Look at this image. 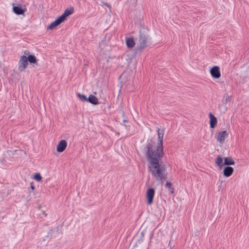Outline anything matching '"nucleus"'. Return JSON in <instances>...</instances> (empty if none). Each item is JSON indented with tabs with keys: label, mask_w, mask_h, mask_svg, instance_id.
Masks as SVG:
<instances>
[{
	"label": "nucleus",
	"mask_w": 249,
	"mask_h": 249,
	"mask_svg": "<svg viewBox=\"0 0 249 249\" xmlns=\"http://www.w3.org/2000/svg\"><path fill=\"white\" fill-rule=\"evenodd\" d=\"M14 12L17 15H22L24 13V10L20 7L14 6L13 8Z\"/></svg>",
	"instance_id": "obj_14"
},
{
	"label": "nucleus",
	"mask_w": 249,
	"mask_h": 249,
	"mask_svg": "<svg viewBox=\"0 0 249 249\" xmlns=\"http://www.w3.org/2000/svg\"><path fill=\"white\" fill-rule=\"evenodd\" d=\"M140 45L141 49H143L146 46V39L145 37H141L140 40Z\"/></svg>",
	"instance_id": "obj_15"
},
{
	"label": "nucleus",
	"mask_w": 249,
	"mask_h": 249,
	"mask_svg": "<svg viewBox=\"0 0 249 249\" xmlns=\"http://www.w3.org/2000/svg\"><path fill=\"white\" fill-rule=\"evenodd\" d=\"M27 57L28 61L30 63H35L36 61V57L35 55H29Z\"/></svg>",
	"instance_id": "obj_16"
},
{
	"label": "nucleus",
	"mask_w": 249,
	"mask_h": 249,
	"mask_svg": "<svg viewBox=\"0 0 249 249\" xmlns=\"http://www.w3.org/2000/svg\"><path fill=\"white\" fill-rule=\"evenodd\" d=\"M41 206H39L37 207V209H38V211H39L38 214L39 215L43 214L44 215V216H46L47 214L45 213V211L44 210H41Z\"/></svg>",
	"instance_id": "obj_20"
},
{
	"label": "nucleus",
	"mask_w": 249,
	"mask_h": 249,
	"mask_svg": "<svg viewBox=\"0 0 249 249\" xmlns=\"http://www.w3.org/2000/svg\"><path fill=\"white\" fill-rule=\"evenodd\" d=\"M67 146V143L66 141L63 140V150L66 148Z\"/></svg>",
	"instance_id": "obj_22"
},
{
	"label": "nucleus",
	"mask_w": 249,
	"mask_h": 249,
	"mask_svg": "<svg viewBox=\"0 0 249 249\" xmlns=\"http://www.w3.org/2000/svg\"><path fill=\"white\" fill-rule=\"evenodd\" d=\"M229 134L227 131H220L218 132L216 136V140L220 144L224 143L226 139L228 137Z\"/></svg>",
	"instance_id": "obj_5"
},
{
	"label": "nucleus",
	"mask_w": 249,
	"mask_h": 249,
	"mask_svg": "<svg viewBox=\"0 0 249 249\" xmlns=\"http://www.w3.org/2000/svg\"><path fill=\"white\" fill-rule=\"evenodd\" d=\"M31 188H32V189H34V187L33 186H31Z\"/></svg>",
	"instance_id": "obj_24"
},
{
	"label": "nucleus",
	"mask_w": 249,
	"mask_h": 249,
	"mask_svg": "<svg viewBox=\"0 0 249 249\" xmlns=\"http://www.w3.org/2000/svg\"><path fill=\"white\" fill-rule=\"evenodd\" d=\"M57 151L58 152H62V140L60 141L57 147Z\"/></svg>",
	"instance_id": "obj_19"
},
{
	"label": "nucleus",
	"mask_w": 249,
	"mask_h": 249,
	"mask_svg": "<svg viewBox=\"0 0 249 249\" xmlns=\"http://www.w3.org/2000/svg\"><path fill=\"white\" fill-rule=\"evenodd\" d=\"M215 163L216 165L220 168H222L225 165H231L235 164V161L231 157L222 158L220 156H217L216 158Z\"/></svg>",
	"instance_id": "obj_3"
},
{
	"label": "nucleus",
	"mask_w": 249,
	"mask_h": 249,
	"mask_svg": "<svg viewBox=\"0 0 249 249\" xmlns=\"http://www.w3.org/2000/svg\"><path fill=\"white\" fill-rule=\"evenodd\" d=\"M163 155L164 154L146 152L148 170L152 177L159 182H162L167 177L165 166L160 162Z\"/></svg>",
	"instance_id": "obj_1"
},
{
	"label": "nucleus",
	"mask_w": 249,
	"mask_h": 249,
	"mask_svg": "<svg viewBox=\"0 0 249 249\" xmlns=\"http://www.w3.org/2000/svg\"><path fill=\"white\" fill-rule=\"evenodd\" d=\"M77 96L79 98V99L83 101H88V98H87L86 96L84 94H81L80 93H77Z\"/></svg>",
	"instance_id": "obj_18"
},
{
	"label": "nucleus",
	"mask_w": 249,
	"mask_h": 249,
	"mask_svg": "<svg viewBox=\"0 0 249 249\" xmlns=\"http://www.w3.org/2000/svg\"><path fill=\"white\" fill-rule=\"evenodd\" d=\"M28 65L27 57L25 55L21 56L18 61V69L20 71H24Z\"/></svg>",
	"instance_id": "obj_6"
},
{
	"label": "nucleus",
	"mask_w": 249,
	"mask_h": 249,
	"mask_svg": "<svg viewBox=\"0 0 249 249\" xmlns=\"http://www.w3.org/2000/svg\"><path fill=\"white\" fill-rule=\"evenodd\" d=\"M34 178L37 181L41 180L42 178L39 174H36L35 175Z\"/></svg>",
	"instance_id": "obj_21"
},
{
	"label": "nucleus",
	"mask_w": 249,
	"mask_h": 249,
	"mask_svg": "<svg viewBox=\"0 0 249 249\" xmlns=\"http://www.w3.org/2000/svg\"><path fill=\"white\" fill-rule=\"evenodd\" d=\"M62 22V15L59 17V18L55 21L51 23L48 27V30H53L55 27Z\"/></svg>",
	"instance_id": "obj_8"
},
{
	"label": "nucleus",
	"mask_w": 249,
	"mask_h": 249,
	"mask_svg": "<svg viewBox=\"0 0 249 249\" xmlns=\"http://www.w3.org/2000/svg\"><path fill=\"white\" fill-rule=\"evenodd\" d=\"M125 41L126 46L128 48H132L134 46L135 44V42L132 38L126 37Z\"/></svg>",
	"instance_id": "obj_12"
},
{
	"label": "nucleus",
	"mask_w": 249,
	"mask_h": 249,
	"mask_svg": "<svg viewBox=\"0 0 249 249\" xmlns=\"http://www.w3.org/2000/svg\"><path fill=\"white\" fill-rule=\"evenodd\" d=\"M210 118V124L211 128H214L217 123V118L212 113L209 114Z\"/></svg>",
	"instance_id": "obj_9"
},
{
	"label": "nucleus",
	"mask_w": 249,
	"mask_h": 249,
	"mask_svg": "<svg viewBox=\"0 0 249 249\" xmlns=\"http://www.w3.org/2000/svg\"><path fill=\"white\" fill-rule=\"evenodd\" d=\"M234 171V169L232 167L227 166L223 170V175L226 177H229L232 175Z\"/></svg>",
	"instance_id": "obj_10"
},
{
	"label": "nucleus",
	"mask_w": 249,
	"mask_h": 249,
	"mask_svg": "<svg viewBox=\"0 0 249 249\" xmlns=\"http://www.w3.org/2000/svg\"><path fill=\"white\" fill-rule=\"evenodd\" d=\"M210 73L212 76L216 79H218L221 76L220 68L218 66H215L210 70Z\"/></svg>",
	"instance_id": "obj_7"
},
{
	"label": "nucleus",
	"mask_w": 249,
	"mask_h": 249,
	"mask_svg": "<svg viewBox=\"0 0 249 249\" xmlns=\"http://www.w3.org/2000/svg\"><path fill=\"white\" fill-rule=\"evenodd\" d=\"M74 12V9L73 7H70L65 10L63 13V20L64 19L69 15L72 14Z\"/></svg>",
	"instance_id": "obj_13"
},
{
	"label": "nucleus",
	"mask_w": 249,
	"mask_h": 249,
	"mask_svg": "<svg viewBox=\"0 0 249 249\" xmlns=\"http://www.w3.org/2000/svg\"><path fill=\"white\" fill-rule=\"evenodd\" d=\"M88 101L93 105H97L98 104V100L97 98L92 94L89 96Z\"/></svg>",
	"instance_id": "obj_11"
},
{
	"label": "nucleus",
	"mask_w": 249,
	"mask_h": 249,
	"mask_svg": "<svg viewBox=\"0 0 249 249\" xmlns=\"http://www.w3.org/2000/svg\"><path fill=\"white\" fill-rule=\"evenodd\" d=\"M48 237H47V239H45V238L43 239V241L45 242L46 241H48Z\"/></svg>",
	"instance_id": "obj_23"
},
{
	"label": "nucleus",
	"mask_w": 249,
	"mask_h": 249,
	"mask_svg": "<svg viewBox=\"0 0 249 249\" xmlns=\"http://www.w3.org/2000/svg\"><path fill=\"white\" fill-rule=\"evenodd\" d=\"M155 192L153 188H149L146 192V198L147 200V204L151 205L153 202Z\"/></svg>",
	"instance_id": "obj_4"
},
{
	"label": "nucleus",
	"mask_w": 249,
	"mask_h": 249,
	"mask_svg": "<svg viewBox=\"0 0 249 249\" xmlns=\"http://www.w3.org/2000/svg\"><path fill=\"white\" fill-rule=\"evenodd\" d=\"M158 139L157 142L148 143L147 144V151L146 152H152L153 153L164 154L163 140L164 134V129L157 130Z\"/></svg>",
	"instance_id": "obj_2"
},
{
	"label": "nucleus",
	"mask_w": 249,
	"mask_h": 249,
	"mask_svg": "<svg viewBox=\"0 0 249 249\" xmlns=\"http://www.w3.org/2000/svg\"><path fill=\"white\" fill-rule=\"evenodd\" d=\"M172 183L169 181H167L165 184V186L168 189L169 191L171 193H174V188L172 187Z\"/></svg>",
	"instance_id": "obj_17"
}]
</instances>
